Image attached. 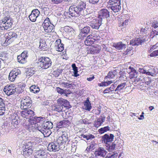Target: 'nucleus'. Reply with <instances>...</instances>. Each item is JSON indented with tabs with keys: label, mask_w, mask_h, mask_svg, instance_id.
I'll list each match as a JSON object with an SVG mask.
<instances>
[{
	"label": "nucleus",
	"mask_w": 158,
	"mask_h": 158,
	"mask_svg": "<svg viewBox=\"0 0 158 158\" xmlns=\"http://www.w3.org/2000/svg\"><path fill=\"white\" fill-rule=\"evenodd\" d=\"M5 105L0 106V115H2L5 113Z\"/></svg>",
	"instance_id": "obj_48"
},
{
	"label": "nucleus",
	"mask_w": 158,
	"mask_h": 158,
	"mask_svg": "<svg viewBox=\"0 0 158 158\" xmlns=\"http://www.w3.org/2000/svg\"><path fill=\"white\" fill-rule=\"evenodd\" d=\"M49 22H50L49 19L47 17L44 20V22L42 24V26H47L48 24H50Z\"/></svg>",
	"instance_id": "obj_46"
},
{
	"label": "nucleus",
	"mask_w": 158,
	"mask_h": 158,
	"mask_svg": "<svg viewBox=\"0 0 158 158\" xmlns=\"http://www.w3.org/2000/svg\"><path fill=\"white\" fill-rule=\"evenodd\" d=\"M12 24V19L10 17H4L0 20V29L1 30H7L11 27Z\"/></svg>",
	"instance_id": "obj_4"
},
{
	"label": "nucleus",
	"mask_w": 158,
	"mask_h": 158,
	"mask_svg": "<svg viewBox=\"0 0 158 158\" xmlns=\"http://www.w3.org/2000/svg\"><path fill=\"white\" fill-rule=\"evenodd\" d=\"M46 43L45 41L42 40L41 42H40L39 47L42 49H44L46 48Z\"/></svg>",
	"instance_id": "obj_41"
},
{
	"label": "nucleus",
	"mask_w": 158,
	"mask_h": 158,
	"mask_svg": "<svg viewBox=\"0 0 158 158\" xmlns=\"http://www.w3.org/2000/svg\"><path fill=\"white\" fill-rule=\"evenodd\" d=\"M149 56L152 57L158 56V50L154 51Z\"/></svg>",
	"instance_id": "obj_52"
},
{
	"label": "nucleus",
	"mask_w": 158,
	"mask_h": 158,
	"mask_svg": "<svg viewBox=\"0 0 158 158\" xmlns=\"http://www.w3.org/2000/svg\"><path fill=\"white\" fill-rule=\"evenodd\" d=\"M45 123H44V121L40 125V126L43 128L45 130V132H46V131H47L48 129H47V127H46V125H45Z\"/></svg>",
	"instance_id": "obj_60"
},
{
	"label": "nucleus",
	"mask_w": 158,
	"mask_h": 158,
	"mask_svg": "<svg viewBox=\"0 0 158 158\" xmlns=\"http://www.w3.org/2000/svg\"><path fill=\"white\" fill-rule=\"evenodd\" d=\"M90 27L87 26L81 29L78 36L79 39L82 40L84 37H86L90 32Z\"/></svg>",
	"instance_id": "obj_9"
},
{
	"label": "nucleus",
	"mask_w": 158,
	"mask_h": 158,
	"mask_svg": "<svg viewBox=\"0 0 158 158\" xmlns=\"http://www.w3.org/2000/svg\"><path fill=\"white\" fill-rule=\"evenodd\" d=\"M114 136L112 134H110L109 135L105 134L102 136V142L106 144L110 143L113 141Z\"/></svg>",
	"instance_id": "obj_14"
},
{
	"label": "nucleus",
	"mask_w": 158,
	"mask_h": 158,
	"mask_svg": "<svg viewBox=\"0 0 158 158\" xmlns=\"http://www.w3.org/2000/svg\"><path fill=\"white\" fill-rule=\"evenodd\" d=\"M152 27L154 28H156L158 27V21H155L152 23Z\"/></svg>",
	"instance_id": "obj_61"
},
{
	"label": "nucleus",
	"mask_w": 158,
	"mask_h": 158,
	"mask_svg": "<svg viewBox=\"0 0 158 158\" xmlns=\"http://www.w3.org/2000/svg\"><path fill=\"white\" fill-rule=\"evenodd\" d=\"M37 63L39 69H47L51 66L52 62L49 57H40L38 58Z\"/></svg>",
	"instance_id": "obj_3"
},
{
	"label": "nucleus",
	"mask_w": 158,
	"mask_h": 158,
	"mask_svg": "<svg viewBox=\"0 0 158 158\" xmlns=\"http://www.w3.org/2000/svg\"><path fill=\"white\" fill-rule=\"evenodd\" d=\"M109 12L106 9H102L99 12L98 18L103 22L106 19L109 17Z\"/></svg>",
	"instance_id": "obj_7"
},
{
	"label": "nucleus",
	"mask_w": 158,
	"mask_h": 158,
	"mask_svg": "<svg viewBox=\"0 0 158 158\" xmlns=\"http://www.w3.org/2000/svg\"><path fill=\"white\" fill-rule=\"evenodd\" d=\"M120 5L121 3H120L117 5L116 6H115L110 8L109 10H111L112 12L113 11L114 13L118 12L120 11V10L121 9Z\"/></svg>",
	"instance_id": "obj_30"
},
{
	"label": "nucleus",
	"mask_w": 158,
	"mask_h": 158,
	"mask_svg": "<svg viewBox=\"0 0 158 158\" xmlns=\"http://www.w3.org/2000/svg\"><path fill=\"white\" fill-rule=\"evenodd\" d=\"M63 108L62 106L58 104V105L54 104V106L53 107L52 109L55 111L60 112L62 111Z\"/></svg>",
	"instance_id": "obj_32"
},
{
	"label": "nucleus",
	"mask_w": 158,
	"mask_h": 158,
	"mask_svg": "<svg viewBox=\"0 0 158 158\" xmlns=\"http://www.w3.org/2000/svg\"><path fill=\"white\" fill-rule=\"evenodd\" d=\"M27 110L22 111L21 112V116L24 118H28V116H27Z\"/></svg>",
	"instance_id": "obj_49"
},
{
	"label": "nucleus",
	"mask_w": 158,
	"mask_h": 158,
	"mask_svg": "<svg viewBox=\"0 0 158 158\" xmlns=\"http://www.w3.org/2000/svg\"><path fill=\"white\" fill-rule=\"evenodd\" d=\"M95 40V38L85 39L84 43L87 46H90L94 43Z\"/></svg>",
	"instance_id": "obj_33"
},
{
	"label": "nucleus",
	"mask_w": 158,
	"mask_h": 158,
	"mask_svg": "<svg viewBox=\"0 0 158 158\" xmlns=\"http://www.w3.org/2000/svg\"><path fill=\"white\" fill-rule=\"evenodd\" d=\"M116 85L113 84L109 88H107L103 91L104 94L109 93L110 91H114V89L116 87Z\"/></svg>",
	"instance_id": "obj_34"
},
{
	"label": "nucleus",
	"mask_w": 158,
	"mask_h": 158,
	"mask_svg": "<svg viewBox=\"0 0 158 158\" xmlns=\"http://www.w3.org/2000/svg\"><path fill=\"white\" fill-rule=\"evenodd\" d=\"M113 154L109 157V158H116L118 155V153L117 152H115L114 151L113 152Z\"/></svg>",
	"instance_id": "obj_56"
},
{
	"label": "nucleus",
	"mask_w": 158,
	"mask_h": 158,
	"mask_svg": "<svg viewBox=\"0 0 158 158\" xmlns=\"http://www.w3.org/2000/svg\"><path fill=\"white\" fill-rule=\"evenodd\" d=\"M153 36L152 37L153 38H158V30H152L151 33V36Z\"/></svg>",
	"instance_id": "obj_36"
},
{
	"label": "nucleus",
	"mask_w": 158,
	"mask_h": 158,
	"mask_svg": "<svg viewBox=\"0 0 158 158\" xmlns=\"http://www.w3.org/2000/svg\"><path fill=\"white\" fill-rule=\"evenodd\" d=\"M98 85L100 86H106L108 85L106 81L102 82L101 83L99 84Z\"/></svg>",
	"instance_id": "obj_63"
},
{
	"label": "nucleus",
	"mask_w": 158,
	"mask_h": 158,
	"mask_svg": "<svg viewBox=\"0 0 158 158\" xmlns=\"http://www.w3.org/2000/svg\"><path fill=\"white\" fill-rule=\"evenodd\" d=\"M50 156L47 151L43 150L37 151L35 153V158H48Z\"/></svg>",
	"instance_id": "obj_10"
},
{
	"label": "nucleus",
	"mask_w": 158,
	"mask_h": 158,
	"mask_svg": "<svg viewBox=\"0 0 158 158\" xmlns=\"http://www.w3.org/2000/svg\"><path fill=\"white\" fill-rule=\"evenodd\" d=\"M45 125H46V127H47V129H50L53 128V124L52 123L49 121L45 122Z\"/></svg>",
	"instance_id": "obj_39"
},
{
	"label": "nucleus",
	"mask_w": 158,
	"mask_h": 158,
	"mask_svg": "<svg viewBox=\"0 0 158 158\" xmlns=\"http://www.w3.org/2000/svg\"><path fill=\"white\" fill-rule=\"evenodd\" d=\"M146 41L145 38H137L134 40H132L131 41L130 44L133 46H138L139 45H142Z\"/></svg>",
	"instance_id": "obj_18"
},
{
	"label": "nucleus",
	"mask_w": 158,
	"mask_h": 158,
	"mask_svg": "<svg viewBox=\"0 0 158 158\" xmlns=\"http://www.w3.org/2000/svg\"><path fill=\"white\" fill-rule=\"evenodd\" d=\"M4 101L3 99L0 97V106H4Z\"/></svg>",
	"instance_id": "obj_64"
},
{
	"label": "nucleus",
	"mask_w": 158,
	"mask_h": 158,
	"mask_svg": "<svg viewBox=\"0 0 158 158\" xmlns=\"http://www.w3.org/2000/svg\"><path fill=\"white\" fill-rule=\"evenodd\" d=\"M99 1V0H89V3L92 4H96Z\"/></svg>",
	"instance_id": "obj_59"
},
{
	"label": "nucleus",
	"mask_w": 158,
	"mask_h": 158,
	"mask_svg": "<svg viewBox=\"0 0 158 158\" xmlns=\"http://www.w3.org/2000/svg\"><path fill=\"white\" fill-rule=\"evenodd\" d=\"M80 138L81 139H85L87 140H91L94 138V136L91 134H88L85 135H80Z\"/></svg>",
	"instance_id": "obj_28"
},
{
	"label": "nucleus",
	"mask_w": 158,
	"mask_h": 158,
	"mask_svg": "<svg viewBox=\"0 0 158 158\" xmlns=\"http://www.w3.org/2000/svg\"><path fill=\"white\" fill-rule=\"evenodd\" d=\"M149 68V67H144L143 68H139V71L141 73L145 74L147 69Z\"/></svg>",
	"instance_id": "obj_44"
},
{
	"label": "nucleus",
	"mask_w": 158,
	"mask_h": 158,
	"mask_svg": "<svg viewBox=\"0 0 158 158\" xmlns=\"http://www.w3.org/2000/svg\"><path fill=\"white\" fill-rule=\"evenodd\" d=\"M16 88L13 87L12 85H10L7 87H5L4 91L6 94L8 96H10L14 94L15 92Z\"/></svg>",
	"instance_id": "obj_17"
},
{
	"label": "nucleus",
	"mask_w": 158,
	"mask_h": 158,
	"mask_svg": "<svg viewBox=\"0 0 158 158\" xmlns=\"http://www.w3.org/2000/svg\"><path fill=\"white\" fill-rule=\"evenodd\" d=\"M102 23L103 22L98 18L93 19V23H91L90 26L93 29H98Z\"/></svg>",
	"instance_id": "obj_16"
},
{
	"label": "nucleus",
	"mask_w": 158,
	"mask_h": 158,
	"mask_svg": "<svg viewBox=\"0 0 158 158\" xmlns=\"http://www.w3.org/2000/svg\"><path fill=\"white\" fill-rule=\"evenodd\" d=\"M149 69H148V70L147 69L145 73L147 75H151V76H153V75L154 74L155 72L152 73L151 72H149L148 71H149Z\"/></svg>",
	"instance_id": "obj_57"
},
{
	"label": "nucleus",
	"mask_w": 158,
	"mask_h": 158,
	"mask_svg": "<svg viewBox=\"0 0 158 158\" xmlns=\"http://www.w3.org/2000/svg\"><path fill=\"white\" fill-rule=\"evenodd\" d=\"M35 73V71L33 68H28L27 73L29 76L32 75Z\"/></svg>",
	"instance_id": "obj_40"
},
{
	"label": "nucleus",
	"mask_w": 158,
	"mask_h": 158,
	"mask_svg": "<svg viewBox=\"0 0 158 158\" xmlns=\"http://www.w3.org/2000/svg\"><path fill=\"white\" fill-rule=\"evenodd\" d=\"M109 127L108 126H106L98 130V132L100 134H102L107 131L109 130Z\"/></svg>",
	"instance_id": "obj_37"
},
{
	"label": "nucleus",
	"mask_w": 158,
	"mask_h": 158,
	"mask_svg": "<svg viewBox=\"0 0 158 158\" xmlns=\"http://www.w3.org/2000/svg\"><path fill=\"white\" fill-rule=\"evenodd\" d=\"M64 44L61 43V40H56L55 43V48L58 52H61L64 49Z\"/></svg>",
	"instance_id": "obj_21"
},
{
	"label": "nucleus",
	"mask_w": 158,
	"mask_h": 158,
	"mask_svg": "<svg viewBox=\"0 0 158 158\" xmlns=\"http://www.w3.org/2000/svg\"><path fill=\"white\" fill-rule=\"evenodd\" d=\"M120 3V0H109L108 2V4L115 3Z\"/></svg>",
	"instance_id": "obj_50"
},
{
	"label": "nucleus",
	"mask_w": 158,
	"mask_h": 158,
	"mask_svg": "<svg viewBox=\"0 0 158 158\" xmlns=\"http://www.w3.org/2000/svg\"><path fill=\"white\" fill-rule=\"evenodd\" d=\"M114 76L115 75L113 74V73L112 71H110L108 73V75L105 77V79L109 78L110 79L114 78Z\"/></svg>",
	"instance_id": "obj_42"
},
{
	"label": "nucleus",
	"mask_w": 158,
	"mask_h": 158,
	"mask_svg": "<svg viewBox=\"0 0 158 158\" xmlns=\"http://www.w3.org/2000/svg\"><path fill=\"white\" fill-rule=\"evenodd\" d=\"M40 14V12L37 9H34L31 11L29 18L31 21L35 22Z\"/></svg>",
	"instance_id": "obj_13"
},
{
	"label": "nucleus",
	"mask_w": 158,
	"mask_h": 158,
	"mask_svg": "<svg viewBox=\"0 0 158 158\" xmlns=\"http://www.w3.org/2000/svg\"><path fill=\"white\" fill-rule=\"evenodd\" d=\"M34 118V119H33L34 121L33 122V123H40L39 126H40V124H42L45 120V118L41 117H35Z\"/></svg>",
	"instance_id": "obj_26"
},
{
	"label": "nucleus",
	"mask_w": 158,
	"mask_h": 158,
	"mask_svg": "<svg viewBox=\"0 0 158 158\" xmlns=\"http://www.w3.org/2000/svg\"><path fill=\"white\" fill-rule=\"evenodd\" d=\"M120 76L119 78L121 80H124L127 79V77L126 76V73L122 71L119 72Z\"/></svg>",
	"instance_id": "obj_38"
},
{
	"label": "nucleus",
	"mask_w": 158,
	"mask_h": 158,
	"mask_svg": "<svg viewBox=\"0 0 158 158\" xmlns=\"http://www.w3.org/2000/svg\"><path fill=\"white\" fill-rule=\"evenodd\" d=\"M32 101L30 98L29 97H24L21 101V108L23 110H27L31 104Z\"/></svg>",
	"instance_id": "obj_8"
},
{
	"label": "nucleus",
	"mask_w": 158,
	"mask_h": 158,
	"mask_svg": "<svg viewBox=\"0 0 158 158\" xmlns=\"http://www.w3.org/2000/svg\"><path fill=\"white\" fill-rule=\"evenodd\" d=\"M133 48L132 47L127 48L126 51L125 52L126 54H127L130 53V51H131L132 49Z\"/></svg>",
	"instance_id": "obj_62"
},
{
	"label": "nucleus",
	"mask_w": 158,
	"mask_h": 158,
	"mask_svg": "<svg viewBox=\"0 0 158 158\" xmlns=\"http://www.w3.org/2000/svg\"><path fill=\"white\" fill-rule=\"evenodd\" d=\"M139 73L133 68L130 73V77L133 81V82L136 83L140 81L141 77L140 76H139Z\"/></svg>",
	"instance_id": "obj_6"
},
{
	"label": "nucleus",
	"mask_w": 158,
	"mask_h": 158,
	"mask_svg": "<svg viewBox=\"0 0 158 158\" xmlns=\"http://www.w3.org/2000/svg\"><path fill=\"white\" fill-rule=\"evenodd\" d=\"M37 129L40 131L42 133L44 134L45 133V130H44L43 128H42V127L40 126V127H37Z\"/></svg>",
	"instance_id": "obj_58"
},
{
	"label": "nucleus",
	"mask_w": 158,
	"mask_h": 158,
	"mask_svg": "<svg viewBox=\"0 0 158 158\" xmlns=\"http://www.w3.org/2000/svg\"><path fill=\"white\" fill-rule=\"evenodd\" d=\"M27 52L26 51H23L20 55L17 56L18 61L21 64H24L27 61V59L28 56Z\"/></svg>",
	"instance_id": "obj_12"
},
{
	"label": "nucleus",
	"mask_w": 158,
	"mask_h": 158,
	"mask_svg": "<svg viewBox=\"0 0 158 158\" xmlns=\"http://www.w3.org/2000/svg\"><path fill=\"white\" fill-rule=\"evenodd\" d=\"M84 109L85 110L88 111L90 110L92 106L89 98H87L86 100L84 102Z\"/></svg>",
	"instance_id": "obj_27"
},
{
	"label": "nucleus",
	"mask_w": 158,
	"mask_h": 158,
	"mask_svg": "<svg viewBox=\"0 0 158 158\" xmlns=\"http://www.w3.org/2000/svg\"><path fill=\"white\" fill-rule=\"evenodd\" d=\"M119 3H110L108 4L107 5V7L108 9L109 10H110V9L112 7H114L115 6H116Z\"/></svg>",
	"instance_id": "obj_55"
},
{
	"label": "nucleus",
	"mask_w": 158,
	"mask_h": 158,
	"mask_svg": "<svg viewBox=\"0 0 158 158\" xmlns=\"http://www.w3.org/2000/svg\"><path fill=\"white\" fill-rule=\"evenodd\" d=\"M23 148L22 154L24 156H29L32 154V145L29 146V144H27L25 147H23Z\"/></svg>",
	"instance_id": "obj_20"
},
{
	"label": "nucleus",
	"mask_w": 158,
	"mask_h": 158,
	"mask_svg": "<svg viewBox=\"0 0 158 158\" xmlns=\"http://www.w3.org/2000/svg\"><path fill=\"white\" fill-rule=\"evenodd\" d=\"M68 140L67 133L65 132H63L61 136L59 137L55 142H52L49 144L48 148L50 151H58L62 148L63 147L61 146L63 145L64 146Z\"/></svg>",
	"instance_id": "obj_2"
},
{
	"label": "nucleus",
	"mask_w": 158,
	"mask_h": 158,
	"mask_svg": "<svg viewBox=\"0 0 158 158\" xmlns=\"http://www.w3.org/2000/svg\"><path fill=\"white\" fill-rule=\"evenodd\" d=\"M21 73V72L19 69H13L9 73L8 78L10 81H13L16 77L20 75Z\"/></svg>",
	"instance_id": "obj_11"
},
{
	"label": "nucleus",
	"mask_w": 158,
	"mask_h": 158,
	"mask_svg": "<svg viewBox=\"0 0 158 158\" xmlns=\"http://www.w3.org/2000/svg\"><path fill=\"white\" fill-rule=\"evenodd\" d=\"M113 46L118 50H123L126 48V44L121 42L114 44Z\"/></svg>",
	"instance_id": "obj_23"
},
{
	"label": "nucleus",
	"mask_w": 158,
	"mask_h": 158,
	"mask_svg": "<svg viewBox=\"0 0 158 158\" xmlns=\"http://www.w3.org/2000/svg\"><path fill=\"white\" fill-rule=\"evenodd\" d=\"M61 85L62 87L65 88H68L70 87V85H71V84H70L68 83L65 82H61Z\"/></svg>",
	"instance_id": "obj_47"
},
{
	"label": "nucleus",
	"mask_w": 158,
	"mask_h": 158,
	"mask_svg": "<svg viewBox=\"0 0 158 158\" xmlns=\"http://www.w3.org/2000/svg\"><path fill=\"white\" fill-rule=\"evenodd\" d=\"M6 40L4 44L7 46L13 42L17 37V35L15 32L10 31L6 34Z\"/></svg>",
	"instance_id": "obj_5"
},
{
	"label": "nucleus",
	"mask_w": 158,
	"mask_h": 158,
	"mask_svg": "<svg viewBox=\"0 0 158 158\" xmlns=\"http://www.w3.org/2000/svg\"><path fill=\"white\" fill-rule=\"evenodd\" d=\"M130 23V21L129 19H125L123 21L122 24V26L124 27L126 26L127 25H128V23Z\"/></svg>",
	"instance_id": "obj_51"
},
{
	"label": "nucleus",
	"mask_w": 158,
	"mask_h": 158,
	"mask_svg": "<svg viewBox=\"0 0 158 158\" xmlns=\"http://www.w3.org/2000/svg\"><path fill=\"white\" fill-rule=\"evenodd\" d=\"M56 90L58 93L61 94H64V93H65L66 92V90H64L59 87L56 88Z\"/></svg>",
	"instance_id": "obj_45"
},
{
	"label": "nucleus",
	"mask_w": 158,
	"mask_h": 158,
	"mask_svg": "<svg viewBox=\"0 0 158 158\" xmlns=\"http://www.w3.org/2000/svg\"><path fill=\"white\" fill-rule=\"evenodd\" d=\"M43 27L44 28V31L46 32L50 33L52 31L54 27V26L50 22V24L47 26H43Z\"/></svg>",
	"instance_id": "obj_24"
},
{
	"label": "nucleus",
	"mask_w": 158,
	"mask_h": 158,
	"mask_svg": "<svg viewBox=\"0 0 158 158\" xmlns=\"http://www.w3.org/2000/svg\"><path fill=\"white\" fill-rule=\"evenodd\" d=\"M86 4L81 0H76L74 4L70 6L69 10V15L73 17H78L80 15H85L83 13L85 10Z\"/></svg>",
	"instance_id": "obj_1"
},
{
	"label": "nucleus",
	"mask_w": 158,
	"mask_h": 158,
	"mask_svg": "<svg viewBox=\"0 0 158 158\" xmlns=\"http://www.w3.org/2000/svg\"><path fill=\"white\" fill-rule=\"evenodd\" d=\"M72 67L74 71V76L76 77L78 76L79 75L77 73L78 68L76 67V64H72Z\"/></svg>",
	"instance_id": "obj_35"
},
{
	"label": "nucleus",
	"mask_w": 158,
	"mask_h": 158,
	"mask_svg": "<svg viewBox=\"0 0 158 158\" xmlns=\"http://www.w3.org/2000/svg\"><path fill=\"white\" fill-rule=\"evenodd\" d=\"M105 117L102 116H100L97 119V120L94 122V126L98 127L104 122L105 121Z\"/></svg>",
	"instance_id": "obj_22"
},
{
	"label": "nucleus",
	"mask_w": 158,
	"mask_h": 158,
	"mask_svg": "<svg viewBox=\"0 0 158 158\" xmlns=\"http://www.w3.org/2000/svg\"><path fill=\"white\" fill-rule=\"evenodd\" d=\"M30 90L31 92L34 93H38L40 91L39 87L35 85H31L30 88Z\"/></svg>",
	"instance_id": "obj_29"
},
{
	"label": "nucleus",
	"mask_w": 158,
	"mask_h": 158,
	"mask_svg": "<svg viewBox=\"0 0 158 158\" xmlns=\"http://www.w3.org/2000/svg\"><path fill=\"white\" fill-rule=\"evenodd\" d=\"M126 85V82H124L118 85L116 88L114 90V91L116 92L117 91L116 93L118 94H119V93H121L122 90L123 89H125L124 88Z\"/></svg>",
	"instance_id": "obj_25"
},
{
	"label": "nucleus",
	"mask_w": 158,
	"mask_h": 158,
	"mask_svg": "<svg viewBox=\"0 0 158 158\" xmlns=\"http://www.w3.org/2000/svg\"><path fill=\"white\" fill-rule=\"evenodd\" d=\"M57 103L60 106H62L63 108V107L67 108L70 107L69 102L62 98H60L58 99L57 100Z\"/></svg>",
	"instance_id": "obj_19"
},
{
	"label": "nucleus",
	"mask_w": 158,
	"mask_h": 158,
	"mask_svg": "<svg viewBox=\"0 0 158 158\" xmlns=\"http://www.w3.org/2000/svg\"><path fill=\"white\" fill-rule=\"evenodd\" d=\"M115 144L113 143H110L106 144L107 149L109 151H113L115 147Z\"/></svg>",
	"instance_id": "obj_31"
},
{
	"label": "nucleus",
	"mask_w": 158,
	"mask_h": 158,
	"mask_svg": "<svg viewBox=\"0 0 158 158\" xmlns=\"http://www.w3.org/2000/svg\"><path fill=\"white\" fill-rule=\"evenodd\" d=\"M23 91V90L21 88V87L19 86L16 88L15 92L17 94H20Z\"/></svg>",
	"instance_id": "obj_53"
},
{
	"label": "nucleus",
	"mask_w": 158,
	"mask_h": 158,
	"mask_svg": "<svg viewBox=\"0 0 158 158\" xmlns=\"http://www.w3.org/2000/svg\"><path fill=\"white\" fill-rule=\"evenodd\" d=\"M64 30L65 31L68 32H70L73 30L72 28H71L69 26H65L64 27Z\"/></svg>",
	"instance_id": "obj_54"
},
{
	"label": "nucleus",
	"mask_w": 158,
	"mask_h": 158,
	"mask_svg": "<svg viewBox=\"0 0 158 158\" xmlns=\"http://www.w3.org/2000/svg\"><path fill=\"white\" fill-rule=\"evenodd\" d=\"M107 152L103 148L100 147L96 149L94 154L95 156H100L104 157L106 155Z\"/></svg>",
	"instance_id": "obj_15"
},
{
	"label": "nucleus",
	"mask_w": 158,
	"mask_h": 158,
	"mask_svg": "<svg viewBox=\"0 0 158 158\" xmlns=\"http://www.w3.org/2000/svg\"><path fill=\"white\" fill-rule=\"evenodd\" d=\"M27 115L28 118L34 116L35 114L34 112L31 110H27Z\"/></svg>",
	"instance_id": "obj_43"
}]
</instances>
